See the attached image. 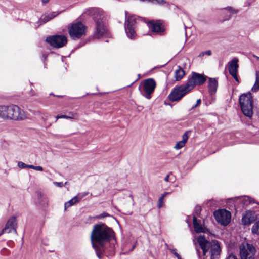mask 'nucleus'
Wrapping results in <instances>:
<instances>
[{"instance_id": "nucleus-40", "label": "nucleus", "mask_w": 259, "mask_h": 259, "mask_svg": "<svg viewBox=\"0 0 259 259\" xmlns=\"http://www.w3.org/2000/svg\"><path fill=\"white\" fill-rule=\"evenodd\" d=\"M163 200H160V199H158V207L159 208H161L163 206Z\"/></svg>"}, {"instance_id": "nucleus-11", "label": "nucleus", "mask_w": 259, "mask_h": 259, "mask_svg": "<svg viewBox=\"0 0 259 259\" xmlns=\"http://www.w3.org/2000/svg\"><path fill=\"white\" fill-rule=\"evenodd\" d=\"M213 215L216 221L224 226L227 225L230 222L231 213L225 209L216 210Z\"/></svg>"}, {"instance_id": "nucleus-9", "label": "nucleus", "mask_w": 259, "mask_h": 259, "mask_svg": "<svg viewBox=\"0 0 259 259\" xmlns=\"http://www.w3.org/2000/svg\"><path fill=\"white\" fill-rule=\"evenodd\" d=\"M9 111L10 116L9 120L21 121L26 118L24 111L17 105H10Z\"/></svg>"}, {"instance_id": "nucleus-21", "label": "nucleus", "mask_w": 259, "mask_h": 259, "mask_svg": "<svg viewBox=\"0 0 259 259\" xmlns=\"http://www.w3.org/2000/svg\"><path fill=\"white\" fill-rule=\"evenodd\" d=\"M185 75V71L180 66H178V69L175 71V77L177 81L181 80L184 76Z\"/></svg>"}, {"instance_id": "nucleus-22", "label": "nucleus", "mask_w": 259, "mask_h": 259, "mask_svg": "<svg viewBox=\"0 0 259 259\" xmlns=\"http://www.w3.org/2000/svg\"><path fill=\"white\" fill-rule=\"evenodd\" d=\"M253 218L251 217L250 213H246L242 216V222L244 225H249L253 222Z\"/></svg>"}, {"instance_id": "nucleus-49", "label": "nucleus", "mask_w": 259, "mask_h": 259, "mask_svg": "<svg viewBox=\"0 0 259 259\" xmlns=\"http://www.w3.org/2000/svg\"><path fill=\"white\" fill-rule=\"evenodd\" d=\"M165 196L162 194L160 197V198H159V199H160V200H163V199L164 198Z\"/></svg>"}, {"instance_id": "nucleus-57", "label": "nucleus", "mask_w": 259, "mask_h": 259, "mask_svg": "<svg viewBox=\"0 0 259 259\" xmlns=\"http://www.w3.org/2000/svg\"><path fill=\"white\" fill-rule=\"evenodd\" d=\"M135 245H134V246H133V248H132V250H133L134 249V248H135Z\"/></svg>"}, {"instance_id": "nucleus-20", "label": "nucleus", "mask_w": 259, "mask_h": 259, "mask_svg": "<svg viewBox=\"0 0 259 259\" xmlns=\"http://www.w3.org/2000/svg\"><path fill=\"white\" fill-rule=\"evenodd\" d=\"M193 224L194 230L196 233H199L205 232L204 228L202 227L201 225L198 222L197 218L193 217Z\"/></svg>"}, {"instance_id": "nucleus-33", "label": "nucleus", "mask_w": 259, "mask_h": 259, "mask_svg": "<svg viewBox=\"0 0 259 259\" xmlns=\"http://www.w3.org/2000/svg\"><path fill=\"white\" fill-rule=\"evenodd\" d=\"M61 117L62 118L73 119L75 118V115L72 113H69V115H62Z\"/></svg>"}, {"instance_id": "nucleus-54", "label": "nucleus", "mask_w": 259, "mask_h": 259, "mask_svg": "<svg viewBox=\"0 0 259 259\" xmlns=\"http://www.w3.org/2000/svg\"><path fill=\"white\" fill-rule=\"evenodd\" d=\"M176 257H177L178 259H181V257L179 254L177 255Z\"/></svg>"}, {"instance_id": "nucleus-5", "label": "nucleus", "mask_w": 259, "mask_h": 259, "mask_svg": "<svg viewBox=\"0 0 259 259\" xmlns=\"http://www.w3.org/2000/svg\"><path fill=\"white\" fill-rule=\"evenodd\" d=\"M239 101L243 114L247 117H251L253 114V99L251 94L248 93L241 95Z\"/></svg>"}, {"instance_id": "nucleus-25", "label": "nucleus", "mask_w": 259, "mask_h": 259, "mask_svg": "<svg viewBox=\"0 0 259 259\" xmlns=\"http://www.w3.org/2000/svg\"><path fill=\"white\" fill-rule=\"evenodd\" d=\"M37 199L40 204L45 205L47 204V198L41 192L37 193Z\"/></svg>"}, {"instance_id": "nucleus-36", "label": "nucleus", "mask_w": 259, "mask_h": 259, "mask_svg": "<svg viewBox=\"0 0 259 259\" xmlns=\"http://www.w3.org/2000/svg\"><path fill=\"white\" fill-rule=\"evenodd\" d=\"M89 194L88 192H85L82 193V194H80L78 195V199L79 201H80L84 197L87 196Z\"/></svg>"}, {"instance_id": "nucleus-42", "label": "nucleus", "mask_w": 259, "mask_h": 259, "mask_svg": "<svg viewBox=\"0 0 259 259\" xmlns=\"http://www.w3.org/2000/svg\"><path fill=\"white\" fill-rule=\"evenodd\" d=\"M171 252L175 256H176L179 254L176 252V249H170Z\"/></svg>"}, {"instance_id": "nucleus-50", "label": "nucleus", "mask_w": 259, "mask_h": 259, "mask_svg": "<svg viewBox=\"0 0 259 259\" xmlns=\"http://www.w3.org/2000/svg\"><path fill=\"white\" fill-rule=\"evenodd\" d=\"M165 196L162 194L160 197V198H159V199H160V200H163V199L164 198Z\"/></svg>"}, {"instance_id": "nucleus-34", "label": "nucleus", "mask_w": 259, "mask_h": 259, "mask_svg": "<svg viewBox=\"0 0 259 259\" xmlns=\"http://www.w3.org/2000/svg\"><path fill=\"white\" fill-rule=\"evenodd\" d=\"M188 132L187 131L182 136V141L183 142H185V143H186V142L187 141L188 139Z\"/></svg>"}, {"instance_id": "nucleus-1", "label": "nucleus", "mask_w": 259, "mask_h": 259, "mask_svg": "<svg viewBox=\"0 0 259 259\" xmlns=\"http://www.w3.org/2000/svg\"><path fill=\"white\" fill-rule=\"evenodd\" d=\"M91 241L97 256L102 258L103 254L112 256L115 252V233L112 228L103 223L93 226L91 234Z\"/></svg>"}, {"instance_id": "nucleus-12", "label": "nucleus", "mask_w": 259, "mask_h": 259, "mask_svg": "<svg viewBox=\"0 0 259 259\" xmlns=\"http://www.w3.org/2000/svg\"><path fill=\"white\" fill-rule=\"evenodd\" d=\"M156 82L153 78L145 79L143 83V90L144 93L143 94L147 99L151 98V94L154 92L156 87Z\"/></svg>"}, {"instance_id": "nucleus-55", "label": "nucleus", "mask_w": 259, "mask_h": 259, "mask_svg": "<svg viewBox=\"0 0 259 259\" xmlns=\"http://www.w3.org/2000/svg\"><path fill=\"white\" fill-rule=\"evenodd\" d=\"M196 107H197V106H196V104H195L194 106H192V109H193L196 108Z\"/></svg>"}, {"instance_id": "nucleus-30", "label": "nucleus", "mask_w": 259, "mask_h": 259, "mask_svg": "<svg viewBox=\"0 0 259 259\" xmlns=\"http://www.w3.org/2000/svg\"><path fill=\"white\" fill-rule=\"evenodd\" d=\"M201 212V208L200 206L197 205L195 207L194 211L193 213V217H195L197 218V217H199Z\"/></svg>"}, {"instance_id": "nucleus-4", "label": "nucleus", "mask_w": 259, "mask_h": 259, "mask_svg": "<svg viewBox=\"0 0 259 259\" xmlns=\"http://www.w3.org/2000/svg\"><path fill=\"white\" fill-rule=\"evenodd\" d=\"M68 33L74 40L81 39L86 35L87 27L81 22H73L68 26Z\"/></svg>"}, {"instance_id": "nucleus-24", "label": "nucleus", "mask_w": 259, "mask_h": 259, "mask_svg": "<svg viewBox=\"0 0 259 259\" xmlns=\"http://www.w3.org/2000/svg\"><path fill=\"white\" fill-rule=\"evenodd\" d=\"M124 28L127 37L130 39H134L136 35L135 28L130 27Z\"/></svg>"}, {"instance_id": "nucleus-51", "label": "nucleus", "mask_w": 259, "mask_h": 259, "mask_svg": "<svg viewBox=\"0 0 259 259\" xmlns=\"http://www.w3.org/2000/svg\"><path fill=\"white\" fill-rule=\"evenodd\" d=\"M56 119L55 121H57V120L58 119H59V118H62L61 117V115H60V116H59V115H58V116H57L56 117Z\"/></svg>"}, {"instance_id": "nucleus-29", "label": "nucleus", "mask_w": 259, "mask_h": 259, "mask_svg": "<svg viewBox=\"0 0 259 259\" xmlns=\"http://www.w3.org/2000/svg\"><path fill=\"white\" fill-rule=\"evenodd\" d=\"M253 234L259 235V221L255 223L251 228Z\"/></svg>"}, {"instance_id": "nucleus-38", "label": "nucleus", "mask_w": 259, "mask_h": 259, "mask_svg": "<svg viewBox=\"0 0 259 259\" xmlns=\"http://www.w3.org/2000/svg\"><path fill=\"white\" fill-rule=\"evenodd\" d=\"M224 9L228 10L229 11H230L231 12H234L235 13H236L237 12V11H235V10H234L231 7L228 6Z\"/></svg>"}, {"instance_id": "nucleus-23", "label": "nucleus", "mask_w": 259, "mask_h": 259, "mask_svg": "<svg viewBox=\"0 0 259 259\" xmlns=\"http://www.w3.org/2000/svg\"><path fill=\"white\" fill-rule=\"evenodd\" d=\"M79 201L78 196L73 197L71 200L66 202L64 205L65 210H66L67 207L71 206L72 205L76 204Z\"/></svg>"}, {"instance_id": "nucleus-56", "label": "nucleus", "mask_w": 259, "mask_h": 259, "mask_svg": "<svg viewBox=\"0 0 259 259\" xmlns=\"http://www.w3.org/2000/svg\"><path fill=\"white\" fill-rule=\"evenodd\" d=\"M197 253L199 255L200 254V251L199 250H197Z\"/></svg>"}, {"instance_id": "nucleus-6", "label": "nucleus", "mask_w": 259, "mask_h": 259, "mask_svg": "<svg viewBox=\"0 0 259 259\" xmlns=\"http://www.w3.org/2000/svg\"><path fill=\"white\" fill-rule=\"evenodd\" d=\"M207 78V76L203 74L192 72L190 75H188L187 82L185 84L190 92L196 86L201 85L204 84Z\"/></svg>"}, {"instance_id": "nucleus-52", "label": "nucleus", "mask_w": 259, "mask_h": 259, "mask_svg": "<svg viewBox=\"0 0 259 259\" xmlns=\"http://www.w3.org/2000/svg\"><path fill=\"white\" fill-rule=\"evenodd\" d=\"M170 193L169 192H164L163 195L165 197L166 195L169 194Z\"/></svg>"}, {"instance_id": "nucleus-46", "label": "nucleus", "mask_w": 259, "mask_h": 259, "mask_svg": "<svg viewBox=\"0 0 259 259\" xmlns=\"http://www.w3.org/2000/svg\"><path fill=\"white\" fill-rule=\"evenodd\" d=\"M169 175H167L166 176V177H165L164 178V181L165 182H168L169 181Z\"/></svg>"}, {"instance_id": "nucleus-37", "label": "nucleus", "mask_w": 259, "mask_h": 259, "mask_svg": "<svg viewBox=\"0 0 259 259\" xmlns=\"http://www.w3.org/2000/svg\"><path fill=\"white\" fill-rule=\"evenodd\" d=\"M110 216V215L106 213V212H103L102 213V214H101L100 215H99L98 217V218H105V217H109Z\"/></svg>"}, {"instance_id": "nucleus-19", "label": "nucleus", "mask_w": 259, "mask_h": 259, "mask_svg": "<svg viewBox=\"0 0 259 259\" xmlns=\"http://www.w3.org/2000/svg\"><path fill=\"white\" fill-rule=\"evenodd\" d=\"M9 106H0V118L9 120Z\"/></svg>"}, {"instance_id": "nucleus-26", "label": "nucleus", "mask_w": 259, "mask_h": 259, "mask_svg": "<svg viewBox=\"0 0 259 259\" xmlns=\"http://www.w3.org/2000/svg\"><path fill=\"white\" fill-rule=\"evenodd\" d=\"M37 199L40 204L45 205L47 204V198L41 192L37 193Z\"/></svg>"}, {"instance_id": "nucleus-44", "label": "nucleus", "mask_w": 259, "mask_h": 259, "mask_svg": "<svg viewBox=\"0 0 259 259\" xmlns=\"http://www.w3.org/2000/svg\"><path fill=\"white\" fill-rule=\"evenodd\" d=\"M204 54L210 56L211 55V51L210 50H207L204 52Z\"/></svg>"}, {"instance_id": "nucleus-15", "label": "nucleus", "mask_w": 259, "mask_h": 259, "mask_svg": "<svg viewBox=\"0 0 259 259\" xmlns=\"http://www.w3.org/2000/svg\"><path fill=\"white\" fill-rule=\"evenodd\" d=\"M125 21L124 23V28H135L136 23V18L135 16L128 14L127 11L125 12Z\"/></svg>"}, {"instance_id": "nucleus-47", "label": "nucleus", "mask_w": 259, "mask_h": 259, "mask_svg": "<svg viewBox=\"0 0 259 259\" xmlns=\"http://www.w3.org/2000/svg\"><path fill=\"white\" fill-rule=\"evenodd\" d=\"M27 168H31V169H34V166L33 165H28V164H27Z\"/></svg>"}, {"instance_id": "nucleus-35", "label": "nucleus", "mask_w": 259, "mask_h": 259, "mask_svg": "<svg viewBox=\"0 0 259 259\" xmlns=\"http://www.w3.org/2000/svg\"><path fill=\"white\" fill-rule=\"evenodd\" d=\"M18 166L20 168H27V164L23 162L19 161L18 163Z\"/></svg>"}, {"instance_id": "nucleus-10", "label": "nucleus", "mask_w": 259, "mask_h": 259, "mask_svg": "<svg viewBox=\"0 0 259 259\" xmlns=\"http://www.w3.org/2000/svg\"><path fill=\"white\" fill-rule=\"evenodd\" d=\"M46 41L51 46L59 48L64 46L67 42V37L63 35H55L47 37Z\"/></svg>"}, {"instance_id": "nucleus-2", "label": "nucleus", "mask_w": 259, "mask_h": 259, "mask_svg": "<svg viewBox=\"0 0 259 259\" xmlns=\"http://www.w3.org/2000/svg\"><path fill=\"white\" fill-rule=\"evenodd\" d=\"M93 18L95 23L94 36L99 38L108 34V29L105 25L102 18L103 15L102 11L98 8H93L90 11Z\"/></svg>"}, {"instance_id": "nucleus-31", "label": "nucleus", "mask_w": 259, "mask_h": 259, "mask_svg": "<svg viewBox=\"0 0 259 259\" xmlns=\"http://www.w3.org/2000/svg\"><path fill=\"white\" fill-rule=\"evenodd\" d=\"M243 201L244 205H247L248 203H254V199L248 196L245 197Z\"/></svg>"}, {"instance_id": "nucleus-13", "label": "nucleus", "mask_w": 259, "mask_h": 259, "mask_svg": "<svg viewBox=\"0 0 259 259\" xmlns=\"http://www.w3.org/2000/svg\"><path fill=\"white\" fill-rule=\"evenodd\" d=\"M238 59L236 58H234L229 63L228 70L230 74L234 79L239 82V79L237 75L238 69L239 65L238 64Z\"/></svg>"}, {"instance_id": "nucleus-3", "label": "nucleus", "mask_w": 259, "mask_h": 259, "mask_svg": "<svg viewBox=\"0 0 259 259\" xmlns=\"http://www.w3.org/2000/svg\"><path fill=\"white\" fill-rule=\"evenodd\" d=\"M197 241L203 251V254L204 255L210 249L211 254L210 259H217L219 257L221 248L218 241H214L211 242L207 241L202 236H200L198 238Z\"/></svg>"}, {"instance_id": "nucleus-32", "label": "nucleus", "mask_w": 259, "mask_h": 259, "mask_svg": "<svg viewBox=\"0 0 259 259\" xmlns=\"http://www.w3.org/2000/svg\"><path fill=\"white\" fill-rule=\"evenodd\" d=\"M185 142H183L182 141H180L178 142L176 145L175 146L174 148L176 149H180L183 147L185 145Z\"/></svg>"}, {"instance_id": "nucleus-39", "label": "nucleus", "mask_w": 259, "mask_h": 259, "mask_svg": "<svg viewBox=\"0 0 259 259\" xmlns=\"http://www.w3.org/2000/svg\"><path fill=\"white\" fill-rule=\"evenodd\" d=\"M34 169L37 171H42L43 168L40 166H34Z\"/></svg>"}, {"instance_id": "nucleus-17", "label": "nucleus", "mask_w": 259, "mask_h": 259, "mask_svg": "<svg viewBox=\"0 0 259 259\" xmlns=\"http://www.w3.org/2000/svg\"><path fill=\"white\" fill-rule=\"evenodd\" d=\"M59 14V13L58 12H53L42 16L41 18L37 22V24H38V26H40L47 23L49 21L57 16Z\"/></svg>"}, {"instance_id": "nucleus-27", "label": "nucleus", "mask_w": 259, "mask_h": 259, "mask_svg": "<svg viewBox=\"0 0 259 259\" xmlns=\"http://www.w3.org/2000/svg\"><path fill=\"white\" fill-rule=\"evenodd\" d=\"M259 90V71L256 72L255 81L254 85L251 89L253 92H256Z\"/></svg>"}, {"instance_id": "nucleus-53", "label": "nucleus", "mask_w": 259, "mask_h": 259, "mask_svg": "<svg viewBox=\"0 0 259 259\" xmlns=\"http://www.w3.org/2000/svg\"><path fill=\"white\" fill-rule=\"evenodd\" d=\"M253 57L256 58L257 59V60H259V57H257L256 56V55H253Z\"/></svg>"}, {"instance_id": "nucleus-28", "label": "nucleus", "mask_w": 259, "mask_h": 259, "mask_svg": "<svg viewBox=\"0 0 259 259\" xmlns=\"http://www.w3.org/2000/svg\"><path fill=\"white\" fill-rule=\"evenodd\" d=\"M141 2H148L150 3H154L155 4L159 5H169V3L165 0H140Z\"/></svg>"}, {"instance_id": "nucleus-48", "label": "nucleus", "mask_w": 259, "mask_h": 259, "mask_svg": "<svg viewBox=\"0 0 259 259\" xmlns=\"http://www.w3.org/2000/svg\"><path fill=\"white\" fill-rule=\"evenodd\" d=\"M49 0H41V2L44 4H47L49 2Z\"/></svg>"}, {"instance_id": "nucleus-8", "label": "nucleus", "mask_w": 259, "mask_h": 259, "mask_svg": "<svg viewBox=\"0 0 259 259\" xmlns=\"http://www.w3.org/2000/svg\"><path fill=\"white\" fill-rule=\"evenodd\" d=\"M256 249L251 244L246 243L240 246V255L241 259H254Z\"/></svg>"}, {"instance_id": "nucleus-14", "label": "nucleus", "mask_w": 259, "mask_h": 259, "mask_svg": "<svg viewBox=\"0 0 259 259\" xmlns=\"http://www.w3.org/2000/svg\"><path fill=\"white\" fill-rule=\"evenodd\" d=\"M15 217H12L10 218L7 221L5 227L2 230V232L0 235L6 233H10L11 229L14 230L15 232H16V229L15 226Z\"/></svg>"}, {"instance_id": "nucleus-43", "label": "nucleus", "mask_w": 259, "mask_h": 259, "mask_svg": "<svg viewBox=\"0 0 259 259\" xmlns=\"http://www.w3.org/2000/svg\"><path fill=\"white\" fill-rule=\"evenodd\" d=\"M54 184L56 186L58 187H62L63 185V182H55Z\"/></svg>"}, {"instance_id": "nucleus-16", "label": "nucleus", "mask_w": 259, "mask_h": 259, "mask_svg": "<svg viewBox=\"0 0 259 259\" xmlns=\"http://www.w3.org/2000/svg\"><path fill=\"white\" fill-rule=\"evenodd\" d=\"M208 92L210 95H212L217 92L218 82L215 78H208Z\"/></svg>"}, {"instance_id": "nucleus-7", "label": "nucleus", "mask_w": 259, "mask_h": 259, "mask_svg": "<svg viewBox=\"0 0 259 259\" xmlns=\"http://www.w3.org/2000/svg\"><path fill=\"white\" fill-rule=\"evenodd\" d=\"M189 92L185 84H182L175 87L169 94L168 98L171 102L179 101Z\"/></svg>"}, {"instance_id": "nucleus-18", "label": "nucleus", "mask_w": 259, "mask_h": 259, "mask_svg": "<svg viewBox=\"0 0 259 259\" xmlns=\"http://www.w3.org/2000/svg\"><path fill=\"white\" fill-rule=\"evenodd\" d=\"M149 27L152 31L154 32H156L157 33L163 32L164 30V29L161 26V24L159 22H155L154 21H150L149 23Z\"/></svg>"}, {"instance_id": "nucleus-41", "label": "nucleus", "mask_w": 259, "mask_h": 259, "mask_svg": "<svg viewBox=\"0 0 259 259\" xmlns=\"http://www.w3.org/2000/svg\"><path fill=\"white\" fill-rule=\"evenodd\" d=\"M226 259H238V258L235 255L231 254Z\"/></svg>"}, {"instance_id": "nucleus-45", "label": "nucleus", "mask_w": 259, "mask_h": 259, "mask_svg": "<svg viewBox=\"0 0 259 259\" xmlns=\"http://www.w3.org/2000/svg\"><path fill=\"white\" fill-rule=\"evenodd\" d=\"M201 101L200 99L197 100L196 103V106H199L200 104H201Z\"/></svg>"}]
</instances>
